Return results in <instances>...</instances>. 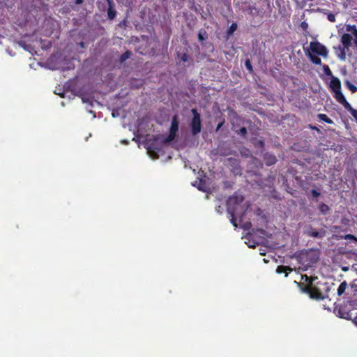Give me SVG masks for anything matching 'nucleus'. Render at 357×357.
<instances>
[{
    "mask_svg": "<svg viewBox=\"0 0 357 357\" xmlns=\"http://www.w3.org/2000/svg\"><path fill=\"white\" fill-rule=\"evenodd\" d=\"M335 52L337 56L341 60L346 59V50L347 48L344 45H339L337 47H334Z\"/></svg>",
    "mask_w": 357,
    "mask_h": 357,
    "instance_id": "9",
    "label": "nucleus"
},
{
    "mask_svg": "<svg viewBox=\"0 0 357 357\" xmlns=\"http://www.w3.org/2000/svg\"><path fill=\"white\" fill-rule=\"evenodd\" d=\"M255 238V237L254 233H249L246 235L245 239L247 241L245 243L249 248H255L257 244L260 243L259 240H256Z\"/></svg>",
    "mask_w": 357,
    "mask_h": 357,
    "instance_id": "10",
    "label": "nucleus"
},
{
    "mask_svg": "<svg viewBox=\"0 0 357 357\" xmlns=\"http://www.w3.org/2000/svg\"><path fill=\"white\" fill-rule=\"evenodd\" d=\"M354 323L355 324V325L357 326V316L354 318Z\"/></svg>",
    "mask_w": 357,
    "mask_h": 357,
    "instance_id": "42",
    "label": "nucleus"
},
{
    "mask_svg": "<svg viewBox=\"0 0 357 357\" xmlns=\"http://www.w3.org/2000/svg\"><path fill=\"white\" fill-rule=\"evenodd\" d=\"M112 116H113L114 117H115V116H116V114L114 112H112Z\"/></svg>",
    "mask_w": 357,
    "mask_h": 357,
    "instance_id": "44",
    "label": "nucleus"
},
{
    "mask_svg": "<svg viewBox=\"0 0 357 357\" xmlns=\"http://www.w3.org/2000/svg\"><path fill=\"white\" fill-rule=\"evenodd\" d=\"M246 11L252 16L259 15L261 13L255 6H249L246 9Z\"/></svg>",
    "mask_w": 357,
    "mask_h": 357,
    "instance_id": "14",
    "label": "nucleus"
},
{
    "mask_svg": "<svg viewBox=\"0 0 357 357\" xmlns=\"http://www.w3.org/2000/svg\"><path fill=\"white\" fill-rule=\"evenodd\" d=\"M131 55V53L130 52H126L124 54H123L121 56V61H126V59H128Z\"/></svg>",
    "mask_w": 357,
    "mask_h": 357,
    "instance_id": "26",
    "label": "nucleus"
},
{
    "mask_svg": "<svg viewBox=\"0 0 357 357\" xmlns=\"http://www.w3.org/2000/svg\"><path fill=\"white\" fill-rule=\"evenodd\" d=\"M199 36V40L200 41H202V40H204V36H202V33H201V32H199V36Z\"/></svg>",
    "mask_w": 357,
    "mask_h": 357,
    "instance_id": "39",
    "label": "nucleus"
},
{
    "mask_svg": "<svg viewBox=\"0 0 357 357\" xmlns=\"http://www.w3.org/2000/svg\"><path fill=\"white\" fill-rule=\"evenodd\" d=\"M251 222H248L241 225V227H243L244 229L247 230L251 227Z\"/></svg>",
    "mask_w": 357,
    "mask_h": 357,
    "instance_id": "31",
    "label": "nucleus"
},
{
    "mask_svg": "<svg viewBox=\"0 0 357 357\" xmlns=\"http://www.w3.org/2000/svg\"><path fill=\"white\" fill-rule=\"evenodd\" d=\"M108 15L110 19H112L114 17V15L112 13L111 10L108 11Z\"/></svg>",
    "mask_w": 357,
    "mask_h": 357,
    "instance_id": "38",
    "label": "nucleus"
},
{
    "mask_svg": "<svg viewBox=\"0 0 357 357\" xmlns=\"http://www.w3.org/2000/svg\"><path fill=\"white\" fill-rule=\"evenodd\" d=\"M178 130V121L177 119V116H174L172 120L169 135L165 139V143H169L172 142L176 136V134Z\"/></svg>",
    "mask_w": 357,
    "mask_h": 357,
    "instance_id": "3",
    "label": "nucleus"
},
{
    "mask_svg": "<svg viewBox=\"0 0 357 357\" xmlns=\"http://www.w3.org/2000/svg\"><path fill=\"white\" fill-rule=\"evenodd\" d=\"M326 73L327 75L331 74V70H330V69H329V68L328 66H326Z\"/></svg>",
    "mask_w": 357,
    "mask_h": 357,
    "instance_id": "40",
    "label": "nucleus"
},
{
    "mask_svg": "<svg viewBox=\"0 0 357 357\" xmlns=\"http://www.w3.org/2000/svg\"><path fill=\"white\" fill-rule=\"evenodd\" d=\"M307 23L306 22H301V27L303 29V30H306L307 29Z\"/></svg>",
    "mask_w": 357,
    "mask_h": 357,
    "instance_id": "35",
    "label": "nucleus"
},
{
    "mask_svg": "<svg viewBox=\"0 0 357 357\" xmlns=\"http://www.w3.org/2000/svg\"><path fill=\"white\" fill-rule=\"evenodd\" d=\"M346 31L354 34L355 36L354 43L357 47V28L356 25L347 24L346 26Z\"/></svg>",
    "mask_w": 357,
    "mask_h": 357,
    "instance_id": "13",
    "label": "nucleus"
},
{
    "mask_svg": "<svg viewBox=\"0 0 357 357\" xmlns=\"http://www.w3.org/2000/svg\"><path fill=\"white\" fill-rule=\"evenodd\" d=\"M122 144H128V140H126V139H123V140H121V142Z\"/></svg>",
    "mask_w": 357,
    "mask_h": 357,
    "instance_id": "41",
    "label": "nucleus"
},
{
    "mask_svg": "<svg viewBox=\"0 0 357 357\" xmlns=\"http://www.w3.org/2000/svg\"><path fill=\"white\" fill-rule=\"evenodd\" d=\"M248 205L244 202V198L241 195L235 193L227 200V212L230 214L231 218V223L237 227V220L241 222L242 218L245 214Z\"/></svg>",
    "mask_w": 357,
    "mask_h": 357,
    "instance_id": "1",
    "label": "nucleus"
},
{
    "mask_svg": "<svg viewBox=\"0 0 357 357\" xmlns=\"http://www.w3.org/2000/svg\"><path fill=\"white\" fill-rule=\"evenodd\" d=\"M310 49L313 53L326 56L328 54L327 49L325 46L319 42H311L310 44Z\"/></svg>",
    "mask_w": 357,
    "mask_h": 357,
    "instance_id": "4",
    "label": "nucleus"
},
{
    "mask_svg": "<svg viewBox=\"0 0 357 357\" xmlns=\"http://www.w3.org/2000/svg\"><path fill=\"white\" fill-rule=\"evenodd\" d=\"M318 117H319V119L320 120L324 121L326 123H333V121L330 118H328L326 114H319L318 115Z\"/></svg>",
    "mask_w": 357,
    "mask_h": 357,
    "instance_id": "22",
    "label": "nucleus"
},
{
    "mask_svg": "<svg viewBox=\"0 0 357 357\" xmlns=\"http://www.w3.org/2000/svg\"><path fill=\"white\" fill-rule=\"evenodd\" d=\"M155 149L154 147L148 146L147 148V153H149V156L152 158L153 159H157L158 158V154L155 150Z\"/></svg>",
    "mask_w": 357,
    "mask_h": 357,
    "instance_id": "18",
    "label": "nucleus"
},
{
    "mask_svg": "<svg viewBox=\"0 0 357 357\" xmlns=\"http://www.w3.org/2000/svg\"><path fill=\"white\" fill-rule=\"evenodd\" d=\"M347 287V283L346 281H343L338 287L337 294L339 296H341L345 292Z\"/></svg>",
    "mask_w": 357,
    "mask_h": 357,
    "instance_id": "17",
    "label": "nucleus"
},
{
    "mask_svg": "<svg viewBox=\"0 0 357 357\" xmlns=\"http://www.w3.org/2000/svg\"><path fill=\"white\" fill-rule=\"evenodd\" d=\"M348 111L350 112L351 114L353 116V117L357 120V110L352 108V107L350 105V108H345Z\"/></svg>",
    "mask_w": 357,
    "mask_h": 357,
    "instance_id": "23",
    "label": "nucleus"
},
{
    "mask_svg": "<svg viewBox=\"0 0 357 357\" xmlns=\"http://www.w3.org/2000/svg\"><path fill=\"white\" fill-rule=\"evenodd\" d=\"M311 61L316 65H319L321 63V59L317 56H311Z\"/></svg>",
    "mask_w": 357,
    "mask_h": 357,
    "instance_id": "27",
    "label": "nucleus"
},
{
    "mask_svg": "<svg viewBox=\"0 0 357 357\" xmlns=\"http://www.w3.org/2000/svg\"><path fill=\"white\" fill-rule=\"evenodd\" d=\"M82 2V0H76L77 3H80Z\"/></svg>",
    "mask_w": 357,
    "mask_h": 357,
    "instance_id": "43",
    "label": "nucleus"
},
{
    "mask_svg": "<svg viewBox=\"0 0 357 357\" xmlns=\"http://www.w3.org/2000/svg\"><path fill=\"white\" fill-rule=\"evenodd\" d=\"M191 112L193 117L190 121V126L191 132L193 135H197L201 132L202 123H201V116L198 113L196 109H192Z\"/></svg>",
    "mask_w": 357,
    "mask_h": 357,
    "instance_id": "2",
    "label": "nucleus"
},
{
    "mask_svg": "<svg viewBox=\"0 0 357 357\" xmlns=\"http://www.w3.org/2000/svg\"><path fill=\"white\" fill-rule=\"evenodd\" d=\"M337 315H338V316H340V317H342V318L347 319V316L348 315V314H347V313H344V314H343V313H342L341 310H338V312H337Z\"/></svg>",
    "mask_w": 357,
    "mask_h": 357,
    "instance_id": "34",
    "label": "nucleus"
},
{
    "mask_svg": "<svg viewBox=\"0 0 357 357\" xmlns=\"http://www.w3.org/2000/svg\"><path fill=\"white\" fill-rule=\"evenodd\" d=\"M287 271L290 272L292 271V268L289 266H280L276 269L278 273H286L285 277L288 275V273H287Z\"/></svg>",
    "mask_w": 357,
    "mask_h": 357,
    "instance_id": "19",
    "label": "nucleus"
},
{
    "mask_svg": "<svg viewBox=\"0 0 357 357\" xmlns=\"http://www.w3.org/2000/svg\"><path fill=\"white\" fill-rule=\"evenodd\" d=\"M333 93L334 98L339 103L342 104L344 108H350V104L347 101L341 90L335 91Z\"/></svg>",
    "mask_w": 357,
    "mask_h": 357,
    "instance_id": "5",
    "label": "nucleus"
},
{
    "mask_svg": "<svg viewBox=\"0 0 357 357\" xmlns=\"http://www.w3.org/2000/svg\"><path fill=\"white\" fill-rule=\"evenodd\" d=\"M220 126H221V124H219V125L218 126V129H219V128H220Z\"/></svg>",
    "mask_w": 357,
    "mask_h": 357,
    "instance_id": "46",
    "label": "nucleus"
},
{
    "mask_svg": "<svg viewBox=\"0 0 357 357\" xmlns=\"http://www.w3.org/2000/svg\"><path fill=\"white\" fill-rule=\"evenodd\" d=\"M348 33H344L341 37V43L342 45H344L347 50H349V47L351 46V40L352 36L355 38L353 33L347 31Z\"/></svg>",
    "mask_w": 357,
    "mask_h": 357,
    "instance_id": "6",
    "label": "nucleus"
},
{
    "mask_svg": "<svg viewBox=\"0 0 357 357\" xmlns=\"http://www.w3.org/2000/svg\"><path fill=\"white\" fill-rule=\"evenodd\" d=\"M237 29V24L236 23L231 24L228 29V33L229 35L232 34Z\"/></svg>",
    "mask_w": 357,
    "mask_h": 357,
    "instance_id": "24",
    "label": "nucleus"
},
{
    "mask_svg": "<svg viewBox=\"0 0 357 357\" xmlns=\"http://www.w3.org/2000/svg\"><path fill=\"white\" fill-rule=\"evenodd\" d=\"M260 1H261L263 3H266V0H260Z\"/></svg>",
    "mask_w": 357,
    "mask_h": 357,
    "instance_id": "45",
    "label": "nucleus"
},
{
    "mask_svg": "<svg viewBox=\"0 0 357 357\" xmlns=\"http://www.w3.org/2000/svg\"><path fill=\"white\" fill-rule=\"evenodd\" d=\"M264 159H265L266 164L268 166L274 165L277 160L275 156L273 155H271V154L265 155Z\"/></svg>",
    "mask_w": 357,
    "mask_h": 357,
    "instance_id": "15",
    "label": "nucleus"
},
{
    "mask_svg": "<svg viewBox=\"0 0 357 357\" xmlns=\"http://www.w3.org/2000/svg\"><path fill=\"white\" fill-rule=\"evenodd\" d=\"M330 86L333 92L341 90V83L340 79L337 77H333L331 80Z\"/></svg>",
    "mask_w": 357,
    "mask_h": 357,
    "instance_id": "11",
    "label": "nucleus"
},
{
    "mask_svg": "<svg viewBox=\"0 0 357 357\" xmlns=\"http://www.w3.org/2000/svg\"><path fill=\"white\" fill-rule=\"evenodd\" d=\"M309 236L314 238H323L325 235V231L321 229L319 231L311 230L308 232Z\"/></svg>",
    "mask_w": 357,
    "mask_h": 357,
    "instance_id": "16",
    "label": "nucleus"
},
{
    "mask_svg": "<svg viewBox=\"0 0 357 357\" xmlns=\"http://www.w3.org/2000/svg\"><path fill=\"white\" fill-rule=\"evenodd\" d=\"M241 136L245 137L247 134V130L245 127L241 128L238 132Z\"/></svg>",
    "mask_w": 357,
    "mask_h": 357,
    "instance_id": "32",
    "label": "nucleus"
},
{
    "mask_svg": "<svg viewBox=\"0 0 357 357\" xmlns=\"http://www.w3.org/2000/svg\"><path fill=\"white\" fill-rule=\"evenodd\" d=\"M55 93L59 95L62 98H65L66 93V92L57 93V92L55 91Z\"/></svg>",
    "mask_w": 357,
    "mask_h": 357,
    "instance_id": "37",
    "label": "nucleus"
},
{
    "mask_svg": "<svg viewBox=\"0 0 357 357\" xmlns=\"http://www.w3.org/2000/svg\"><path fill=\"white\" fill-rule=\"evenodd\" d=\"M311 194L313 197H318L320 196V192L317 191L316 190H312Z\"/></svg>",
    "mask_w": 357,
    "mask_h": 357,
    "instance_id": "33",
    "label": "nucleus"
},
{
    "mask_svg": "<svg viewBox=\"0 0 357 357\" xmlns=\"http://www.w3.org/2000/svg\"><path fill=\"white\" fill-rule=\"evenodd\" d=\"M260 232H261V234H264V230L261 229V230H260Z\"/></svg>",
    "mask_w": 357,
    "mask_h": 357,
    "instance_id": "47",
    "label": "nucleus"
},
{
    "mask_svg": "<svg viewBox=\"0 0 357 357\" xmlns=\"http://www.w3.org/2000/svg\"><path fill=\"white\" fill-rule=\"evenodd\" d=\"M307 253L304 251L297 252L292 256V258H295L297 261L303 265H308L307 263Z\"/></svg>",
    "mask_w": 357,
    "mask_h": 357,
    "instance_id": "7",
    "label": "nucleus"
},
{
    "mask_svg": "<svg viewBox=\"0 0 357 357\" xmlns=\"http://www.w3.org/2000/svg\"><path fill=\"white\" fill-rule=\"evenodd\" d=\"M215 210L218 213H222V211H223V208L222 206H219L216 207Z\"/></svg>",
    "mask_w": 357,
    "mask_h": 357,
    "instance_id": "36",
    "label": "nucleus"
},
{
    "mask_svg": "<svg viewBox=\"0 0 357 357\" xmlns=\"http://www.w3.org/2000/svg\"><path fill=\"white\" fill-rule=\"evenodd\" d=\"M328 20L330 22H335V15L333 13H329L328 15Z\"/></svg>",
    "mask_w": 357,
    "mask_h": 357,
    "instance_id": "30",
    "label": "nucleus"
},
{
    "mask_svg": "<svg viewBox=\"0 0 357 357\" xmlns=\"http://www.w3.org/2000/svg\"><path fill=\"white\" fill-rule=\"evenodd\" d=\"M82 99L83 102L89 103L91 107L93 106L94 103H97V101L86 98L85 97H82Z\"/></svg>",
    "mask_w": 357,
    "mask_h": 357,
    "instance_id": "25",
    "label": "nucleus"
},
{
    "mask_svg": "<svg viewBox=\"0 0 357 357\" xmlns=\"http://www.w3.org/2000/svg\"><path fill=\"white\" fill-rule=\"evenodd\" d=\"M245 65L246 68H247L250 72H252V65H251V63H250V60H249V59H247V60L245 61Z\"/></svg>",
    "mask_w": 357,
    "mask_h": 357,
    "instance_id": "29",
    "label": "nucleus"
},
{
    "mask_svg": "<svg viewBox=\"0 0 357 357\" xmlns=\"http://www.w3.org/2000/svg\"><path fill=\"white\" fill-rule=\"evenodd\" d=\"M344 238L345 240H352L357 242V238L352 234H347L344 236Z\"/></svg>",
    "mask_w": 357,
    "mask_h": 357,
    "instance_id": "28",
    "label": "nucleus"
},
{
    "mask_svg": "<svg viewBox=\"0 0 357 357\" xmlns=\"http://www.w3.org/2000/svg\"><path fill=\"white\" fill-rule=\"evenodd\" d=\"M345 85L352 93L357 91V87L349 81L347 80L345 82Z\"/></svg>",
    "mask_w": 357,
    "mask_h": 357,
    "instance_id": "21",
    "label": "nucleus"
},
{
    "mask_svg": "<svg viewBox=\"0 0 357 357\" xmlns=\"http://www.w3.org/2000/svg\"><path fill=\"white\" fill-rule=\"evenodd\" d=\"M319 209L321 213L326 214L330 208L327 204L322 203L319 206Z\"/></svg>",
    "mask_w": 357,
    "mask_h": 357,
    "instance_id": "20",
    "label": "nucleus"
},
{
    "mask_svg": "<svg viewBox=\"0 0 357 357\" xmlns=\"http://www.w3.org/2000/svg\"><path fill=\"white\" fill-rule=\"evenodd\" d=\"M192 185L197 186V188L202 191V192H208V187H207L204 183V181L202 179L199 180L198 181H195L192 183Z\"/></svg>",
    "mask_w": 357,
    "mask_h": 357,
    "instance_id": "12",
    "label": "nucleus"
},
{
    "mask_svg": "<svg viewBox=\"0 0 357 357\" xmlns=\"http://www.w3.org/2000/svg\"><path fill=\"white\" fill-rule=\"evenodd\" d=\"M310 296L312 298L317 300H322L328 296L324 295L317 288H309L307 289Z\"/></svg>",
    "mask_w": 357,
    "mask_h": 357,
    "instance_id": "8",
    "label": "nucleus"
}]
</instances>
